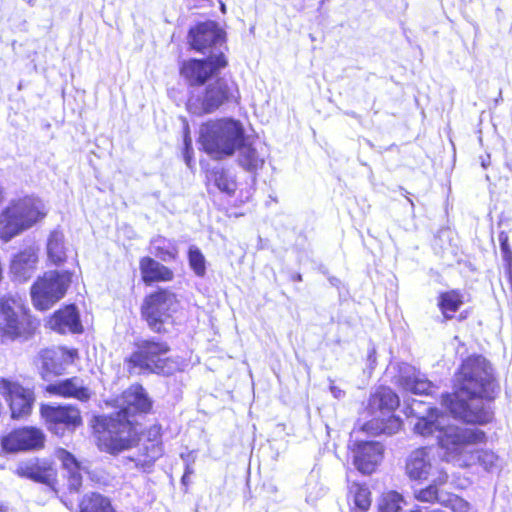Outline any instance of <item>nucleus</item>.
Returning a JSON list of instances; mask_svg holds the SVG:
<instances>
[{
  "label": "nucleus",
  "instance_id": "f257e3e1",
  "mask_svg": "<svg viewBox=\"0 0 512 512\" xmlns=\"http://www.w3.org/2000/svg\"><path fill=\"white\" fill-rule=\"evenodd\" d=\"M454 393L442 395V404L454 418L471 424H486L492 420L489 401L494 391L492 368L482 356L468 357L455 379Z\"/></svg>",
  "mask_w": 512,
  "mask_h": 512
},
{
  "label": "nucleus",
  "instance_id": "f03ea898",
  "mask_svg": "<svg viewBox=\"0 0 512 512\" xmlns=\"http://www.w3.org/2000/svg\"><path fill=\"white\" fill-rule=\"evenodd\" d=\"M443 421L444 417L439 415L438 410L429 406L426 415L417 417L414 431L424 437L435 435L446 462L459 467H468L478 462L486 471L496 468L498 457L494 452L475 449L477 444L485 441L484 431L457 425L445 426Z\"/></svg>",
  "mask_w": 512,
  "mask_h": 512
},
{
  "label": "nucleus",
  "instance_id": "7ed1b4c3",
  "mask_svg": "<svg viewBox=\"0 0 512 512\" xmlns=\"http://www.w3.org/2000/svg\"><path fill=\"white\" fill-rule=\"evenodd\" d=\"M124 407L109 418L104 424V430L99 435V446L110 454H118L129 449L136 440L130 416L135 412H147L151 401L142 386H132L123 393Z\"/></svg>",
  "mask_w": 512,
  "mask_h": 512
},
{
  "label": "nucleus",
  "instance_id": "20e7f679",
  "mask_svg": "<svg viewBox=\"0 0 512 512\" xmlns=\"http://www.w3.org/2000/svg\"><path fill=\"white\" fill-rule=\"evenodd\" d=\"M199 141L207 154L223 159L232 156L246 141L245 130L231 118L211 120L201 125Z\"/></svg>",
  "mask_w": 512,
  "mask_h": 512
},
{
  "label": "nucleus",
  "instance_id": "39448f33",
  "mask_svg": "<svg viewBox=\"0 0 512 512\" xmlns=\"http://www.w3.org/2000/svg\"><path fill=\"white\" fill-rule=\"evenodd\" d=\"M44 202L33 196L11 200L0 213V239L8 242L45 218Z\"/></svg>",
  "mask_w": 512,
  "mask_h": 512
},
{
  "label": "nucleus",
  "instance_id": "423d86ee",
  "mask_svg": "<svg viewBox=\"0 0 512 512\" xmlns=\"http://www.w3.org/2000/svg\"><path fill=\"white\" fill-rule=\"evenodd\" d=\"M44 202L33 196L11 200L0 213V239L8 242L45 218Z\"/></svg>",
  "mask_w": 512,
  "mask_h": 512
},
{
  "label": "nucleus",
  "instance_id": "0eeeda50",
  "mask_svg": "<svg viewBox=\"0 0 512 512\" xmlns=\"http://www.w3.org/2000/svg\"><path fill=\"white\" fill-rule=\"evenodd\" d=\"M237 92V85L234 81L217 78L205 87L192 88L189 92L186 108L189 113L196 116L210 114L235 98Z\"/></svg>",
  "mask_w": 512,
  "mask_h": 512
},
{
  "label": "nucleus",
  "instance_id": "6e6552de",
  "mask_svg": "<svg viewBox=\"0 0 512 512\" xmlns=\"http://www.w3.org/2000/svg\"><path fill=\"white\" fill-rule=\"evenodd\" d=\"M399 404V397L391 388L379 387L368 402V410L373 418L367 426L375 427L379 432L388 435L398 432L402 420L394 415V411Z\"/></svg>",
  "mask_w": 512,
  "mask_h": 512
},
{
  "label": "nucleus",
  "instance_id": "1a4fd4ad",
  "mask_svg": "<svg viewBox=\"0 0 512 512\" xmlns=\"http://www.w3.org/2000/svg\"><path fill=\"white\" fill-rule=\"evenodd\" d=\"M71 283L67 271H47L31 287V298L36 309L45 311L62 299Z\"/></svg>",
  "mask_w": 512,
  "mask_h": 512
},
{
  "label": "nucleus",
  "instance_id": "9d476101",
  "mask_svg": "<svg viewBox=\"0 0 512 512\" xmlns=\"http://www.w3.org/2000/svg\"><path fill=\"white\" fill-rule=\"evenodd\" d=\"M170 348L159 339H145L136 343V350L128 359L130 372L164 373L166 355Z\"/></svg>",
  "mask_w": 512,
  "mask_h": 512
},
{
  "label": "nucleus",
  "instance_id": "9b49d317",
  "mask_svg": "<svg viewBox=\"0 0 512 512\" xmlns=\"http://www.w3.org/2000/svg\"><path fill=\"white\" fill-rule=\"evenodd\" d=\"M189 44L192 49L208 56L225 55V32L214 21L197 24L189 30Z\"/></svg>",
  "mask_w": 512,
  "mask_h": 512
},
{
  "label": "nucleus",
  "instance_id": "f8f14e48",
  "mask_svg": "<svg viewBox=\"0 0 512 512\" xmlns=\"http://www.w3.org/2000/svg\"><path fill=\"white\" fill-rule=\"evenodd\" d=\"M227 64L225 55L219 53L217 56H207L203 59L191 58L181 63L180 74L192 88L203 87L209 79L217 76Z\"/></svg>",
  "mask_w": 512,
  "mask_h": 512
},
{
  "label": "nucleus",
  "instance_id": "ddd939ff",
  "mask_svg": "<svg viewBox=\"0 0 512 512\" xmlns=\"http://www.w3.org/2000/svg\"><path fill=\"white\" fill-rule=\"evenodd\" d=\"M175 295L167 290H159L149 295L142 307V315L149 327L157 333L162 331V325L175 310Z\"/></svg>",
  "mask_w": 512,
  "mask_h": 512
},
{
  "label": "nucleus",
  "instance_id": "4468645a",
  "mask_svg": "<svg viewBox=\"0 0 512 512\" xmlns=\"http://www.w3.org/2000/svg\"><path fill=\"white\" fill-rule=\"evenodd\" d=\"M348 447L354 466L362 474L373 473L383 458L384 448L380 442L359 440L354 433L351 434Z\"/></svg>",
  "mask_w": 512,
  "mask_h": 512
},
{
  "label": "nucleus",
  "instance_id": "2eb2a0df",
  "mask_svg": "<svg viewBox=\"0 0 512 512\" xmlns=\"http://www.w3.org/2000/svg\"><path fill=\"white\" fill-rule=\"evenodd\" d=\"M393 374L392 382L407 392L418 395H428L433 384L424 374L408 363L391 364L387 369V375Z\"/></svg>",
  "mask_w": 512,
  "mask_h": 512
},
{
  "label": "nucleus",
  "instance_id": "dca6fc26",
  "mask_svg": "<svg viewBox=\"0 0 512 512\" xmlns=\"http://www.w3.org/2000/svg\"><path fill=\"white\" fill-rule=\"evenodd\" d=\"M41 415L45 419L48 429L58 436H62L66 430L74 429L81 424L80 411L71 405H43Z\"/></svg>",
  "mask_w": 512,
  "mask_h": 512
},
{
  "label": "nucleus",
  "instance_id": "f3484780",
  "mask_svg": "<svg viewBox=\"0 0 512 512\" xmlns=\"http://www.w3.org/2000/svg\"><path fill=\"white\" fill-rule=\"evenodd\" d=\"M0 393L9 403L12 418H21L31 412L34 402L31 390L24 388L16 382L1 378Z\"/></svg>",
  "mask_w": 512,
  "mask_h": 512
},
{
  "label": "nucleus",
  "instance_id": "a211bd4d",
  "mask_svg": "<svg viewBox=\"0 0 512 512\" xmlns=\"http://www.w3.org/2000/svg\"><path fill=\"white\" fill-rule=\"evenodd\" d=\"M43 433L33 427L14 430L2 438V448L6 452L37 449L43 446Z\"/></svg>",
  "mask_w": 512,
  "mask_h": 512
},
{
  "label": "nucleus",
  "instance_id": "6ab92c4d",
  "mask_svg": "<svg viewBox=\"0 0 512 512\" xmlns=\"http://www.w3.org/2000/svg\"><path fill=\"white\" fill-rule=\"evenodd\" d=\"M77 351L74 349L57 348V349H45L40 353L41 368L44 375L47 373L60 375L65 370L68 364H71Z\"/></svg>",
  "mask_w": 512,
  "mask_h": 512
},
{
  "label": "nucleus",
  "instance_id": "aec40b11",
  "mask_svg": "<svg viewBox=\"0 0 512 512\" xmlns=\"http://www.w3.org/2000/svg\"><path fill=\"white\" fill-rule=\"evenodd\" d=\"M27 332L8 299H0V340L15 339Z\"/></svg>",
  "mask_w": 512,
  "mask_h": 512
},
{
  "label": "nucleus",
  "instance_id": "412c9836",
  "mask_svg": "<svg viewBox=\"0 0 512 512\" xmlns=\"http://www.w3.org/2000/svg\"><path fill=\"white\" fill-rule=\"evenodd\" d=\"M38 262L37 251L34 247H27L15 254L10 261V274L15 281L25 282L30 279Z\"/></svg>",
  "mask_w": 512,
  "mask_h": 512
},
{
  "label": "nucleus",
  "instance_id": "4be33fe9",
  "mask_svg": "<svg viewBox=\"0 0 512 512\" xmlns=\"http://www.w3.org/2000/svg\"><path fill=\"white\" fill-rule=\"evenodd\" d=\"M16 473L20 477L43 484H50L55 476L52 463L49 460L39 458H32L19 463Z\"/></svg>",
  "mask_w": 512,
  "mask_h": 512
},
{
  "label": "nucleus",
  "instance_id": "5701e85b",
  "mask_svg": "<svg viewBox=\"0 0 512 512\" xmlns=\"http://www.w3.org/2000/svg\"><path fill=\"white\" fill-rule=\"evenodd\" d=\"M48 324L52 330L60 334L82 331L80 316L75 305H68L56 311L49 319Z\"/></svg>",
  "mask_w": 512,
  "mask_h": 512
},
{
  "label": "nucleus",
  "instance_id": "b1692460",
  "mask_svg": "<svg viewBox=\"0 0 512 512\" xmlns=\"http://www.w3.org/2000/svg\"><path fill=\"white\" fill-rule=\"evenodd\" d=\"M48 391L63 397H72L83 402L89 400L91 397L90 390L84 385L83 380L78 377H72L50 384Z\"/></svg>",
  "mask_w": 512,
  "mask_h": 512
},
{
  "label": "nucleus",
  "instance_id": "393cba45",
  "mask_svg": "<svg viewBox=\"0 0 512 512\" xmlns=\"http://www.w3.org/2000/svg\"><path fill=\"white\" fill-rule=\"evenodd\" d=\"M432 468L425 448L413 451L406 463L407 474L414 480L426 479L429 475H433Z\"/></svg>",
  "mask_w": 512,
  "mask_h": 512
},
{
  "label": "nucleus",
  "instance_id": "a878e982",
  "mask_svg": "<svg viewBox=\"0 0 512 512\" xmlns=\"http://www.w3.org/2000/svg\"><path fill=\"white\" fill-rule=\"evenodd\" d=\"M57 458L61 461L63 468L67 472L69 490L78 493L82 485L83 471L80 462L65 449L57 451Z\"/></svg>",
  "mask_w": 512,
  "mask_h": 512
},
{
  "label": "nucleus",
  "instance_id": "bb28decb",
  "mask_svg": "<svg viewBox=\"0 0 512 512\" xmlns=\"http://www.w3.org/2000/svg\"><path fill=\"white\" fill-rule=\"evenodd\" d=\"M139 266L142 279L146 284L173 279V271L151 257H143Z\"/></svg>",
  "mask_w": 512,
  "mask_h": 512
},
{
  "label": "nucleus",
  "instance_id": "cd10ccee",
  "mask_svg": "<svg viewBox=\"0 0 512 512\" xmlns=\"http://www.w3.org/2000/svg\"><path fill=\"white\" fill-rule=\"evenodd\" d=\"M68 248L64 234L59 230H53L47 239L48 259L55 265L66 261Z\"/></svg>",
  "mask_w": 512,
  "mask_h": 512
},
{
  "label": "nucleus",
  "instance_id": "c85d7f7f",
  "mask_svg": "<svg viewBox=\"0 0 512 512\" xmlns=\"http://www.w3.org/2000/svg\"><path fill=\"white\" fill-rule=\"evenodd\" d=\"M208 179L213 182L221 192L229 196L233 195L236 191L237 183L235 176L223 167L213 168L209 172Z\"/></svg>",
  "mask_w": 512,
  "mask_h": 512
},
{
  "label": "nucleus",
  "instance_id": "c756f323",
  "mask_svg": "<svg viewBox=\"0 0 512 512\" xmlns=\"http://www.w3.org/2000/svg\"><path fill=\"white\" fill-rule=\"evenodd\" d=\"M239 151L238 163L248 172H256L264 165V158L259 155L257 150L251 145H247L245 141L237 149Z\"/></svg>",
  "mask_w": 512,
  "mask_h": 512
},
{
  "label": "nucleus",
  "instance_id": "7c9ffc66",
  "mask_svg": "<svg viewBox=\"0 0 512 512\" xmlns=\"http://www.w3.org/2000/svg\"><path fill=\"white\" fill-rule=\"evenodd\" d=\"M80 512H115L110 500L99 493L86 494L80 503Z\"/></svg>",
  "mask_w": 512,
  "mask_h": 512
},
{
  "label": "nucleus",
  "instance_id": "2f4dec72",
  "mask_svg": "<svg viewBox=\"0 0 512 512\" xmlns=\"http://www.w3.org/2000/svg\"><path fill=\"white\" fill-rule=\"evenodd\" d=\"M152 253L164 262L173 261L177 256L174 243L163 236H156L151 240Z\"/></svg>",
  "mask_w": 512,
  "mask_h": 512
},
{
  "label": "nucleus",
  "instance_id": "473e14b6",
  "mask_svg": "<svg viewBox=\"0 0 512 512\" xmlns=\"http://www.w3.org/2000/svg\"><path fill=\"white\" fill-rule=\"evenodd\" d=\"M461 295L456 291L442 293L439 297L438 306L446 319L452 318L453 314L462 305Z\"/></svg>",
  "mask_w": 512,
  "mask_h": 512
},
{
  "label": "nucleus",
  "instance_id": "72a5a7b5",
  "mask_svg": "<svg viewBox=\"0 0 512 512\" xmlns=\"http://www.w3.org/2000/svg\"><path fill=\"white\" fill-rule=\"evenodd\" d=\"M446 492L440 490L435 484H429L425 488L415 490V498L420 502L426 503H439L442 505V500H445Z\"/></svg>",
  "mask_w": 512,
  "mask_h": 512
},
{
  "label": "nucleus",
  "instance_id": "f704fd0d",
  "mask_svg": "<svg viewBox=\"0 0 512 512\" xmlns=\"http://www.w3.org/2000/svg\"><path fill=\"white\" fill-rule=\"evenodd\" d=\"M189 266L196 276L203 277L206 274V259L197 246H190L188 250Z\"/></svg>",
  "mask_w": 512,
  "mask_h": 512
},
{
  "label": "nucleus",
  "instance_id": "c9c22d12",
  "mask_svg": "<svg viewBox=\"0 0 512 512\" xmlns=\"http://www.w3.org/2000/svg\"><path fill=\"white\" fill-rule=\"evenodd\" d=\"M442 506L450 508L453 512H477L468 501L450 493H447L445 500H442Z\"/></svg>",
  "mask_w": 512,
  "mask_h": 512
},
{
  "label": "nucleus",
  "instance_id": "e433bc0d",
  "mask_svg": "<svg viewBox=\"0 0 512 512\" xmlns=\"http://www.w3.org/2000/svg\"><path fill=\"white\" fill-rule=\"evenodd\" d=\"M402 501V496L399 493L390 491L382 497L379 503V512H400Z\"/></svg>",
  "mask_w": 512,
  "mask_h": 512
},
{
  "label": "nucleus",
  "instance_id": "4c0bfd02",
  "mask_svg": "<svg viewBox=\"0 0 512 512\" xmlns=\"http://www.w3.org/2000/svg\"><path fill=\"white\" fill-rule=\"evenodd\" d=\"M135 463V467L143 470L144 472H149L155 462V457H145L143 459H131Z\"/></svg>",
  "mask_w": 512,
  "mask_h": 512
},
{
  "label": "nucleus",
  "instance_id": "58836bf2",
  "mask_svg": "<svg viewBox=\"0 0 512 512\" xmlns=\"http://www.w3.org/2000/svg\"><path fill=\"white\" fill-rule=\"evenodd\" d=\"M448 480V474L443 470L437 471V476L433 477L431 480V484H435L437 488L444 485Z\"/></svg>",
  "mask_w": 512,
  "mask_h": 512
},
{
  "label": "nucleus",
  "instance_id": "ea45409f",
  "mask_svg": "<svg viewBox=\"0 0 512 512\" xmlns=\"http://www.w3.org/2000/svg\"><path fill=\"white\" fill-rule=\"evenodd\" d=\"M182 154H183V159H184L185 164L189 168H191L193 165V155H194L193 147H190V149H188V147H183Z\"/></svg>",
  "mask_w": 512,
  "mask_h": 512
},
{
  "label": "nucleus",
  "instance_id": "a19ab883",
  "mask_svg": "<svg viewBox=\"0 0 512 512\" xmlns=\"http://www.w3.org/2000/svg\"><path fill=\"white\" fill-rule=\"evenodd\" d=\"M505 272L512 271V251L507 250L505 254H502Z\"/></svg>",
  "mask_w": 512,
  "mask_h": 512
},
{
  "label": "nucleus",
  "instance_id": "79ce46f5",
  "mask_svg": "<svg viewBox=\"0 0 512 512\" xmlns=\"http://www.w3.org/2000/svg\"><path fill=\"white\" fill-rule=\"evenodd\" d=\"M329 389H330V392L332 393L333 397L336 399H342L346 395L345 391L342 390L341 388H339L338 386L334 385L332 381H331Z\"/></svg>",
  "mask_w": 512,
  "mask_h": 512
},
{
  "label": "nucleus",
  "instance_id": "37998d69",
  "mask_svg": "<svg viewBox=\"0 0 512 512\" xmlns=\"http://www.w3.org/2000/svg\"><path fill=\"white\" fill-rule=\"evenodd\" d=\"M183 147H188V149H190V147H192V139L190 137L188 127L185 129V132H184Z\"/></svg>",
  "mask_w": 512,
  "mask_h": 512
},
{
  "label": "nucleus",
  "instance_id": "c03bdc74",
  "mask_svg": "<svg viewBox=\"0 0 512 512\" xmlns=\"http://www.w3.org/2000/svg\"><path fill=\"white\" fill-rule=\"evenodd\" d=\"M193 473V469L189 466V465H186V468H185V473L182 477V483L185 484L186 483V479L187 477Z\"/></svg>",
  "mask_w": 512,
  "mask_h": 512
},
{
  "label": "nucleus",
  "instance_id": "a18cd8bd",
  "mask_svg": "<svg viewBox=\"0 0 512 512\" xmlns=\"http://www.w3.org/2000/svg\"><path fill=\"white\" fill-rule=\"evenodd\" d=\"M490 165V155H486L485 157H481V166L483 168H487Z\"/></svg>",
  "mask_w": 512,
  "mask_h": 512
},
{
  "label": "nucleus",
  "instance_id": "49530a36",
  "mask_svg": "<svg viewBox=\"0 0 512 512\" xmlns=\"http://www.w3.org/2000/svg\"><path fill=\"white\" fill-rule=\"evenodd\" d=\"M505 275L507 277V282H508L509 289L512 292V271L511 272L510 271L505 272Z\"/></svg>",
  "mask_w": 512,
  "mask_h": 512
},
{
  "label": "nucleus",
  "instance_id": "de8ad7c7",
  "mask_svg": "<svg viewBox=\"0 0 512 512\" xmlns=\"http://www.w3.org/2000/svg\"><path fill=\"white\" fill-rule=\"evenodd\" d=\"M420 405H421V402H418V401L414 400L412 402V404H411V407H410L411 412L412 413H416L417 406H420Z\"/></svg>",
  "mask_w": 512,
  "mask_h": 512
},
{
  "label": "nucleus",
  "instance_id": "09e8293b",
  "mask_svg": "<svg viewBox=\"0 0 512 512\" xmlns=\"http://www.w3.org/2000/svg\"><path fill=\"white\" fill-rule=\"evenodd\" d=\"M507 250H510L507 242L506 241H502L501 242V252H502V254H505V252H507Z\"/></svg>",
  "mask_w": 512,
  "mask_h": 512
},
{
  "label": "nucleus",
  "instance_id": "8fccbe9b",
  "mask_svg": "<svg viewBox=\"0 0 512 512\" xmlns=\"http://www.w3.org/2000/svg\"><path fill=\"white\" fill-rule=\"evenodd\" d=\"M368 359L371 362H375V349L374 348L369 352Z\"/></svg>",
  "mask_w": 512,
  "mask_h": 512
},
{
  "label": "nucleus",
  "instance_id": "3c124183",
  "mask_svg": "<svg viewBox=\"0 0 512 512\" xmlns=\"http://www.w3.org/2000/svg\"><path fill=\"white\" fill-rule=\"evenodd\" d=\"M293 279H294L295 281H302V275L298 273V274H296V275L293 277Z\"/></svg>",
  "mask_w": 512,
  "mask_h": 512
},
{
  "label": "nucleus",
  "instance_id": "603ef678",
  "mask_svg": "<svg viewBox=\"0 0 512 512\" xmlns=\"http://www.w3.org/2000/svg\"><path fill=\"white\" fill-rule=\"evenodd\" d=\"M221 11L223 13H225V11H226V7H225V5L223 3H221Z\"/></svg>",
  "mask_w": 512,
  "mask_h": 512
},
{
  "label": "nucleus",
  "instance_id": "864d4df0",
  "mask_svg": "<svg viewBox=\"0 0 512 512\" xmlns=\"http://www.w3.org/2000/svg\"><path fill=\"white\" fill-rule=\"evenodd\" d=\"M348 115L352 116V117H356V114L354 112H351V113H347Z\"/></svg>",
  "mask_w": 512,
  "mask_h": 512
},
{
  "label": "nucleus",
  "instance_id": "5fc2aeb1",
  "mask_svg": "<svg viewBox=\"0 0 512 512\" xmlns=\"http://www.w3.org/2000/svg\"><path fill=\"white\" fill-rule=\"evenodd\" d=\"M408 201H409V203L411 204V206H412V207H414V203H413V201H412L411 199H409V198H408Z\"/></svg>",
  "mask_w": 512,
  "mask_h": 512
},
{
  "label": "nucleus",
  "instance_id": "6e6d98bb",
  "mask_svg": "<svg viewBox=\"0 0 512 512\" xmlns=\"http://www.w3.org/2000/svg\"><path fill=\"white\" fill-rule=\"evenodd\" d=\"M411 512H422V510L417 509V510H414V511H411Z\"/></svg>",
  "mask_w": 512,
  "mask_h": 512
},
{
  "label": "nucleus",
  "instance_id": "4d7b16f0",
  "mask_svg": "<svg viewBox=\"0 0 512 512\" xmlns=\"http://www.w3.org/2000/svg\"><path fill=\"white\" fill-rule=\"evenodd\" d=\"M28 3H29V4H31V5H33L32 0H28Z\"/></svg>",
  "mask_w": 512,
  "mask_h": 512
}]
</instances>
